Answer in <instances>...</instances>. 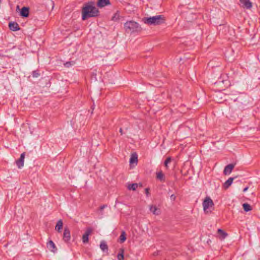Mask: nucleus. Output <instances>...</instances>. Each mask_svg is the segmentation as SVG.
Wrapping results in <instances>:
<instances>
[{"label":"nucleus","instance_id":"7ed1b4c3","mask_svg":"<svg viewBox=\"0 0 260 260\" xmlns=\"http://www.w3.org/2000/svg\"><path fill=\"white\" fill-rule=\"evenodd\" d=\"M125 31L127 33L138 32L141 30V26L136 22L129 21L124 24Z\"/></svg>","mask_w":260,"mask_h":260},{"label":"nucleus","instance_id":"aec40b11","mask_svg":"<svg viewBox=\"0 0 260 260\" xmlns=\"http://www.w3.org/2000/svg\"><path fill=\"white\" fill-rule=\"evenodd\" d=\"M119 240L120 243H123L126 240V234L125 232L123 231L121 232V235L119 237Z\"/></svg>","mask_w":260,"mask_h":260},{"label":"nucleus","instance_id":"f257e3e1","mask_svg":"<svg viewBox=\"0 0 260 260\" xmlns=\"http://www.w3.org/2000/svg\"><path fill=\"white\" fill-rule=\"evenodd\" d=\"M99 11L94 4L90 3L83 7L82 10V19L86 20L89 17H95L98 15Z\"/></svg>","mask_w":260,"mask_h":260},{"label":"nucleus","instance_id":"f03ea898","mask_svg":"<svg viewBox=\"0 0 260 260\" xmlns=\"http://www.w3.org/2000/svg\"><path fill=\"white\" fill-rule=\"evenodd\" d=\"M143 21L144 23L149 25H158L165 23V18L162 15H155L144 18Z\"/></svg>","mask_w":260,"mask_h":260},{"label":"nucleus","instance_id":"0eeeda50","mask_svg":"<svg viewBox=\"0 0 260 260\" xmlns=\"http://www.w3.org/2000/svg\"><path fill=\"white\" fill-rule=\"evenodd\" d=\"M240 4L242 7L246 9H250L252 7V3L249 0H240Z\"/></svg>","mask_w":260,"mask_h":260},{"label":"nucleus","instance_id":"a211bd4d","mask_svg":"<svg viewBox=\"0 0 260 260\" xmlns=\"http://www.w3.org/2000/svg\"><path fill=\"white\" fill-rule=\"evenodd\" d=\"M63 223L61 220H59L57 221V224L55 226V230L58 232H60V230L62 229Z\"/></svg>","mask_w":260,"mask_h":260},{"label":"nucleus","instance_id":"bb28decb","mask_svg":"<svg viewBox=\"0 0 260 260\" xmlns=\"http://www.w3.org/2000/svg\"><path fill=\"white\" fill-rule=\"evenodd\" d=\"M145 191H146V193L147 195H148L149 194V189L148 188H146L145 189Z\"/></svg>","mask_w":260,"mask_h":260},{"label":"nucleus","instance_id":"6e6552de","mask_svg":"<svg viewBox=\"0 0 260 260\" xmlns=\"http://www.w3.org/2000/svg\"><path fill=\"white\" fill-rule=\"evenodd\" d=\"M25 153H23L21 154L20 158L17 161V165L19 168H21L24 166Z\"/></svg>","mask_w":260,"mask_h":260},{"label":"nucleus","instance_id":"9d476101","mask_svg":"<svg viewBox=\"0 0 260 260\" xmlns=\"http://www.w3.org/2000/svg\"><path fill=\"white\" fill-rule=\"evenodd\" d=\"M47 247L50 251L53 252H55L57 250L55 244L51 240L49 241L47 243Z\"/></svg>","mask_w":260,"mask_h":260},{"label":"nucleus","instance_id":"9b49d317","mask_svg":"<svg viewBox=\"0 0 260 260\" xmlns=\"http://www.w3.org/2000/svg\"><path fill=\"white\" fill-rule=\"evenodd\" d=\"M9 28L13 31H17L19 29V27L17 23L11 22L9 24Z\"/></svg>","mask_w":260,"mask_h":260},{"label":"nucleus","instance_id":"b1692460","mask_svg":"<svg viewBox=\"0 0 260 260\" xmlns=\"http://www.w3.org/2000/svg\"><path fill=\"white\" fill-rule=\"evenodd\" d=\"M121 252L120 253H119L117 255V258L118 260H123L124 258L123 256V250L121 249L120 250Z\"/></svg>","mask_w":260,"mask_h":260},{"label":"nucleus","instance_id":"6ab92c4d","mask_svg":"<svg viewBox=\"0 0 260 260\" xmlns=\"http://www.w3.org/2000/svg\"><path fill=\"white\" fill-rule=\"evenodd\" d=\"M242 206L244 210L246 212H248L252 210L251 206L247 203H244Z\"/></svg>","mask_w":260,"mask_h":260},{"label":"nucleus","instance_id":"2eb2a0df","mask_svg":"<svg viewBox=\"0 0 260 260\" xmlns=\"http://www.w3.org/2000/svg\"><path fill=\"white\" fill-rule=\"evenodd\" d=\"M29 10L28 8L23 7L21 11V16L26 17L28 16Z\"/></svg>","mask_w":260,"mask_h":260},{"label":"nucleus","instance_id":"4468645a","mask_svg":"<svg viewBox=\"0 0 260 260\" xmlns=\"http://www.w3.org/2000/svg\"><path fill=\"white\" fill-rule=\"evenodd\" d=\"M109 4V0H99L98 2V6L99 7L102 8Z\"/></svg>","mask_w":260,"mask_h":260},{"label":"nucleus","instance_id":"c756f323","mask_svg":"<svg viewBox=\"0 0 260 260\" xmlns=\"http://www.w3.org/2000/svg\"><path fill=\"white\" fill-rule=\"evenodd\" d=\"M104 207H105V206H104L101 207V210H103V209H104Z\"/></svg>","mask_w":260,"mask_h":260},{"label":"nucleus","instance_id":"7c9ffc66","mask_svg":"<svg viewBox=\"0 0 260 260\" xmlns=\"http://www.w3.org/2000/svg\"><path fill=\"white\" fill-rule=\"evenodd\" d=\"M34 77H37V76H38L35 75H34Z\"/></svg>","mask_w":260,"mask_h":260},{"label":"nucleus","instance_id":"412c9836","mask_svg":"<svg viewBox=\"0 0 260 260\" xmlns=\"http://www.w3.org/2000/svg\"><path fill=\"white\" fill-rule=\"evenodd\" d=\"M156 177L157 179H159L160 181H164V175L162 173V171H159L157 173Z\"/></svg>","mask_w":260,"mask_h":260},{"label":"nucleus","instance_id":"20e7f679","mask_svg":"<svg viewBox=\"0 0 260 260\" xmlns=\"http://www.w3.org/2000/svg\"><path fill=\"white\" fill-rule=\"evenodd\" d=\"M213 205V201L209 197H206L203 203L204 211L207 213L211 212Z\"/></svg>","mask_w":260,"mask_h":260},{"label":"nucleus","instance_id":"a878e982","mask_svg":"<svg viewBox=\"0 0 260 260\" xmlns=\"http://www.w3.org/2000/svg\"><path fill=\"white\" fill-rule=\"evenodd\" d=\"M170 199L172 201H174L175 200V199H176V197L174 194H172L171 196H170Z\"/></svg>","mask_w":260,"mask_h":260},{"label":"nucleus","instance_id":"dca6fc26","mask_svg":"<svg viewBox=\"0 0 260 260\" xmlns=\"http://www.w3.org/2000/svg\"><path fill=\"white\" fill-rule=\"evenodd\" d=\"M70 238V233L68 229H65L63 232V239L64 241H68Z\"/></svg>","mask_w":260,"mask_h":260},{"label":"nucleus","instance_id":"c85d7f7f","mask_svg":"<svg viewBox=\"0 0 260 260\" xmlns=\"http://www.w3.org/2000/svg\"><path fill=\"white\" fill-rule=\"evenodd\" d=\"M119 132L121 133V135H122V130L121 128L120 129Z\"/></svg>","mask_w":260,"mask_h":260},{"label":"nucleus","instance_id":"f3484780","mask_svg":"<svg viewBox=\"0 0 260 260\" xmlns=\"http://www.w3.org/2000/svg\"><path fill=\"white\" fill-rule=\"evenodd\" d=\"M233 180H234L233 178L231 177V178H229L228 180L227 181H226L225 182V183H224V188L226 189L228 188L232 184Z\"/></svg>","mask_w":260,"mask_h":260},{"label":"nucleus","instance_id":"1a4fd4ad","mask_svg":"<svg viewBox=\"0 0 260 260\" xmlns=\"http://www.w3.org/2000/svg\"><path fill=\"white\" fill-rule=\"evenodd\" d=\"M235 167L234 164H230L226 166L224 169V173L225 175H230Z\"/></svg>","mask_w":260,"mask_h":260},{"label":"nucleus","instance_id":"4be33fe9","mask_svg":"<svg viewBox=\"0 0 260 260\" xmlns=\"http://www.w3.org/2000/svg\"><path fill=\"white\" fill-rule=\"evenodd\" d=\"M138 184L133 183L132 184L128 185L127 188L129 190H135L136 189V188L138 187Z\"/></svg>","mask_w":260,"mask_h":260},{"label":"nucleus","instance_id":"f8f14e48","mask_svg":"<svg viewBox=\"0 0 260 260\" xmlns=\"http://www.w3.org/2000/svg\"><path fill=\"white\" fill-rule=\"evenodd\" d=\"M138 161V156L135 153L132 154L130 159H129V163L131 165H132L133 164H135L136 165L137 164Z\"/></svg>","mask_w":260,"mask_h":260},{"label":"nucleus","instance_id":"5701e85b","mask_svg":"<svg viewBox=\"0 0 260 260\" xmlns=\"http://www.w3.org/2000/svg\"><path fill=\"white\" fill-rule=\"evenodd\" d=\"M100 247V248L104 251L106 250H107L108 249L107 245L104 241H102L101 242Z\"/></svg>","mask_w":260,"mask_h":260},{"label":"nucleus","instance_id":"393cba45","mask_svg":"<svg viewBox=\"0 0 260 260\" xmlns=\"http://www.w3.org/2000/svg\"><path fill=\"white\" fill-rule=\"evenodd\" d=\"M171 157H168L166 161H165V166L166 167L168 168V164L171 162Z\"/></svg>","mask_w":260,"mask_h":260},{"label":"nucleus","instance_id":"39448f33","mask_svg":"<svg viewBox=\"0 0 260 260\" xmlns=\"http://www.w3.org/2000/svg\"><path fill=\"white\" fill-rule=\"evenodd\" d=\"M92 232V230L90 228L86 230L82 237V241L84 243H87L88 242V237L91 234Z\"/></svg>","mask_w":260,"mask_h":260},{"label":"nucleus","instance_id":"ddd939ff","mask_svg":"<svg viewBox=\"0 0 260 260\" xmlns=\"http://www.w3.org/2000/svg\"><path fill=\"white\" fill-rule=\"evenodd\" d=\"M228 234L221 229L218 230V236L221 240H223L227 236Z\"/></svg>","mask_w":260,"mask_h":260},{"label":"nucleus","instance_id":"cd10ccee","mask_svg":"<svg viewBox=\"0 0 260 260\" xmlns=\"http://www.w3.org/2000/svg\"><path fill=\"white\" fill-rule=\"evenodd\" d=\"M248 189V187H246L245 188H244L243 191V192H246V191H247Z\"/></svg>","mask_w":260,"mask_h":260},{"label":"nucleus","instance_id":"423d86ee","mask_svg":"<svg viewBox=\"0 0 260 260\" xmlns=\"http://www.w3.org/2000/svg\"><path fill=\"white\" fill-rule=\"evenodd\" d=\"M150 211L155 215H159L160 213V210L155 205H150L149 206Z\"/></svg>","mask_w":260,"mask_h":260}]
</instances>
